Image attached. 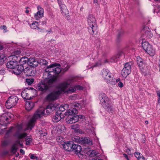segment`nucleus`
<instances>
[{
	"mask_svg": "<svg viewBox=\"0 0 160 160\" xmlns=\"http://www.w3.org/2000/svg\"><path fill=\"white\" fill-rule=\"evenodd\" d=\"M77 109L74 108L72 109H69L67 112V115H68L66 118V121L68 123H73L78 121L79 118L83 119L84 116L82 115H78Z\"/></svg>",
	"mask_w": 160,
	"mask_h": 160,
	"instance_id": "f257e3e1",
	"label": "nucleus"
},
{
	"mask_svg": "<svg viewBox=\"0 0 160 160\" xmlns=\"http://www.w3.org/2000/svg\"><path fill=\"white\" fill-rule=\"evenodd\" d=\"M87 21L89 25L88 30L89 33L92 35L96 34L98 30L95 18L92 15L90 14L88 17Z\"/></svg>",
	"mask_w": 160,
	"mask_h": 160,
	"instance_id": "f03ea898",
	"label": "nucleus"
},
{
	"mask_svg": "<svg viewBox=\"0 0 160 160\" xmlns=\"http://www.w3.org/2000/svg\"><path fill=\"white\" fill-rule=\"evenodd\" d=\"M45 109H38L30 120L28 125V128L32 129L34 126L36 120L44 116Z\"/></svg>",
	"mask_w": 160,
	"mask_h": 160,
	"instance_id": "7ed1b4c3",
	"label": "nucleus"
},
{
	"mask_svg": "<svg viewBox=\"0 0 160 160\" xmlns=\"http://www.w3.org/2000/svg\"><path fill=\"white\" fill-rule=\"evenodd\" d=\"M101 75L104 80L107 83L113 85L115 82V78L110 72L108 69H103L101 71Z\"/></svg>",
	"mask_w": 160,
	"mask_h": 160,
	"instance_id": "20e7f679",
	"label": "nucleus"
},
{
	"mask_svg": "<svg viewBox=\"0 0 160 160\" xmlns=\"http://www.w3.org/2000/svg\"><path fill=\"white\" fill-rule=\"evenodd\" d=\"M36 92V90L32 88H28L22 91L21 95L24 99L30 100L31 99L32 93Z\"/></svg>",
	"mask_w": 160,
	"mask_h": 160,
	"instance_id": "39448f33",
	"label": "nucleus"
},
{
	"mask_svg": "<svg viewBox=\"0 0 160 160\" xmlns=\"http://www.w3.org/2000/svg\"><path fill=\"white\" fill-rule=\"evenodd\" d=\"M18 98L15 96L9 97L6 102L5 106L7 109H9L15 106L18 100Z\"/></svg>",
	"mask_w": 160,
	"mask_h": 160,
	"instance_id": "423d86ee",
	"label": "nucleus"
},
{
	"mask_svg": "<svg viewBox=\"0 0 160 160\" xmlns=\"http://www.w3.org/2000/svg\"><path fill=\"white\" fill-rule=\"evenodd\" d=\"M142 46L143 49L151 56H153L155 54V51L153 48L152 46L148 42H143Z\"/></svg>",
	"mask_w": 160,
	"mask_h": 160,
	"instance_id": "0eeeda50",
	"label": "nucleus"
},
{
	"mask_svg": "<svg viewBox=\"0 0 160 160\" xmlns=\"http://www.w3.org/2000/svg\"><path fill=\"white\" fill-rule=\"evenodd\" d=\"M36 89L38 91H41L43 93L46 92L49 90L50 88L43 79L36 86Z\"/></svg>",
	"mask_w": 160,
	"mask_h": 160,
	"instance_id": "6e6552de",
	"label": "nucleus"
},
{
	"mask_svg": "<svg viewBox=\"0 0 160 160\" xmlns=\"http://www.w3.org/2000/svg\"><path fill=\"white\" fill-rule=\"evenodd\" d=\"M71 151L75 152L80 158L82 159L84 158L83 152L82 151V148L80 145L73 143Z\"/></svg>",
	"mask_w": 160,
	"mask_h": 160,
	"instance_id": "1a4fd4ad",
	"label": "nucleus"
},
{
	"mask_svg": "<svg viewBox=\"0 0 160 160\" xmlns=\"http://www.w3.org/2000/svg\"><path fill=\"white\" fill-rule=\"evenodd\" d=\"M61 94L60 91H53L47 95L46 97L47 101H52L57 99L59 95Z\"/></svg>",
	"mask_w": 160,
	"mask_h": 160,
	"instance_id": "9d476101",
	"label": "nucleus"
},
{
	"mask_svg": "<svg viewBox=\"0 0 160 160\" xmlns=\"http://www.w3.org/2000/svg\"><path fill=\"white\" fill-rule=\"evenodd\" d=\"M17 129L14 134V136L18 139H21L25 138L27 135V134L26 133H20L22 129V125L18 124L17 126Z\"/></svg>",
	"mask_w": 160,
	"mask_h": 160,
	"instance_id": "9b49d317",
	"label": "nucleus"
},
{
	"mask_svg": "<svg viewBox=\"0 0 160 160\" xmlns=\"http://www.w3.org/2000/svg\"><path fill=\"white\" fill-rule=\"evenodd\" d=\"M70 82V80H69L67 81L60 83L57 87V88L59 89L58 91H60L61 93V92H66L67 89L68 88Z\"/></svg>",
	"mask_w": 160,
	"mask_h": 160,
	"instance_id": "f8f14e48",
	"label": "nucleus"
},
{
	"mask_svg": "<svg viewBox=\"0 0 160 160\" xmlns=\"http://www.w3.org/2000/svg\"><path fill=\"white\" fill-rule=\"evenodd\" d=\"M131 72V65L129 62L126 63L124 67L121 71V74L123 77H126Z\"/></svg>",
	"mask_w": 160,
	"mask_h": 160,
	"instance_id": "ddd939ff",
	"label": "nucleus"
},
{
	"mask_svg": "<svg viewBox=\"0 0 160 160\" xmlns=\"http://www.w3.org/2000/svg\"><path fill=\"white\" fill-rule=\"evenodd\" d=\"M60 65L58 63H54L47 66L45 69V72L44 73V76L51 75L50 72H53L54 68Z\"/></svg>",
	"mask_w": 160,
	"mask_h": 160,
	"instance_id": "4468645a",
	"label": "nucleus"
},
{
	"mask_svg": "<svg viewBox=\"0 0 160 160\" xmlns=\"http://www.w3.org/2000/svg\"><path fill=\"white\" fill-rule=\"evenodd\" d=\"M14 61H10L8 62L6 64L7 67L11 69H14L18 65V62L17 56L14 55L12 56Z\"/></svg>",
	"mask_w": 160,
	"mask_h": 160,
	"instance_id": "2eb2a0df",
	"label": "nucleus"
},
{
	"mask_svg": "<svg viewBox=\"0 0 160 160\" xmlns=\"http://www.w3.org/2000/svg\"><path fill=\"white\" fill-rule=\"evenodd\" d=\"M53 76V77H51L52 75L47 76V77H45V79H44L50 88L51 87L52 84L55 82L57 80V78L54 77V75Z\"/></svg>",
	"mask_w": 160,
	"mask_h": 160,
	"instance_id": "dca6fc26",
	"label": "nucleus"
},
{
	"mask_svg": "<svg viewBox=\"0 0 160 160\" xmlns=\"http://www.w3.org/2000/svg\"><path fill=\"white\" fill-rule=\"evenodd\" d=\"M73 142L72 141L63 142L62 145L64 150L67 151H71Z\"/></svg>",
	"mask_w": 160,
	"mask_h": 160,
	"instance_id": "f3484780",
	"label": "nucleus"
},
{
	"mask_svg": "<svg viewBox=\"0 0 160 160\" xmlns=\"http://www.w3.org/2000/svg\"><path fill=\"white\" fill-rule=\"evenodd\" d=\"M38 11L34 14V17L36 20H38L42 17L43 15L44 10L43 8L39 6L37 7Z\"/></svg>",
	"mask_w": 160,
	"mask_h": 160,
	"instance_id": "a211bd4d",
	"label": "nucleus"
},
{
	"mask_svg": "<svg viewBox=\"0 0 160 160\" xmlns=\"http://www.w3.org/2000/svg\"><path fill=\"white\" fill-rule=\"evenodd\" d=\"M8 114L7 113H4L0 117V124L1 125L6 126L8 123V120L9 118L8 117Z\"/></svg>",
	"mask_w": 160,
	"mask_h": 160,
	"instance_id": "6ab92c4d",
	"label": "nucleus"
},
{
	"mask_svg": "<svg viewBox=\"0 0 160 160\" xmlns=\"http://www.w3.org/2000/svg\"><path fill=\"white\" fill-rule=\"evenodd\" d=\"M99 98L102 103V105H105L106 103L109 102V99L104 93H101L99 96Z\"/></svg>",
	"mask_w": 160,
	"mask_h": 160,
	"instance_id": "aec40b11",
	"label": "nucleus"
},
{
	"mask_svg": "<svg viewBox=\"0 0 160 160\" xmlns=\"http://www.w3.org/2000/svg\"><path fill=\"white\" fill-rule=\"evenodd\" d=\"M76 138H77V140L76 142H78L79 143L86 144H89L90 143V140H88L87 138L82 137L80 138L78 137H76Z\"/></svg>",
	"mask_w": 160,
	"mask_h": 160,
	"instance_id": "412c9836",
	"label": "nucleus"
},
{
	"mask_svg": "<svg viewBox=\"0 0 160 160\" xmlns=\"http://www.w3.org/2000/svg\"><path fill=\"white\" fill-rule=\"evenodd\" d=\"M28 64L32 67H36L38 65V62L36 59L34 58H29Z\"/></svg>",
	"mask_w": 160,
	"mask_h": 160,
	"instance_id": "4be33fe9",
	"label": "nucleus"
},
{
	"mask_svg": "<svg viewBox=\"0 0 160 160\" xmlns=\"http://www.w3.org/2000/svg\"><path fill=\"white\" fill-rule=\"evenodd\" d=\"M63 118V116L62 117L61 112H56L55 115L52 118V121L55 123L59 121L62 118Z\"/></svg>",
	"mask_w": 160,
	"mask_h": 160,
	"instance_id": "5701e85b",
	"label": "nucleus"
},
{
	"mask_svg": "<svg viewBox=\"0 0 160 160\" xmlns=\"http://www.w3.org/2000/svg\"><path fill=\"white\" fill-rule=\"evenodd\" d=\"M56 104L53 103H50L48 105L46 108V112L47 114L50 113V111H52L55 110L57 108Z\"/></svg>",
	"mask_w": 160,
	"mask_h": 160,
	"instance_id": "b1692460",
	"label": "nucleus"
},
{
	"mask_svg": "<svg viewBox=\"0 0 160 160\" xmlns=\"http://www.w3.org/2000/svg\"><path fill=\"white\" fill-rule=\"evenodd\" d=\"M17 67L16 68H14L13 70L14 73L16 75H18L22 72V71H24V67L22 65H17Z\"/></svg>",
	"mask_w": 160,
	"mask_h": 160,
	"instance_id": "393cba45",
	"label": "nucleus"
},
{
	"mask_svg": "<svg viewBox=\"0 0 160 160\" xmlns=\"http://www.w3.org/2000/svg\"><path fill=\"white\" fill-rule=\"evenodd\" d=\"M24 72L27 76H33L34 75V71L28 67H27L24 69Z\"/></svg>",
	"mask_w": 160,
	"mask_h": 160,
	"instance_id": "a878e982",
	"label": "nucleus"
},
{
	"mask_svg": "<svg viewBox=\"0 0 160 160\" xmlns=\"http://www.w3.org/2000/svg\"><path fill=\"white\" fill-rule=\"evenodd\" d=\"M123 55V52L122 51H120L118 52L116 55L113 56L112 58L111 62H117L118 60V58H119L121 57Z\"/></svg>",
	"mask_w": 160,
	"mask_h": 160,
	"instance_id": "bb28decb",
	"label": "nucleus"
},
{
	"mask_svg": "<svg viewBox=\"0 0 160 160\" xmlns=\"http://www.w3.org/2000/svg\"><path fill=\"white\" fill-rule=\"evenodd\" d=\"M59 64L60 65L58 66H62V71L63 72L67 71L69 68V67L66 61H62L60 62V63Z\"/></svg>",
	"mask_w": 160,
	"mask_h": 160,
	"instance_id": "cd10ccee",
	"label": "nucleus"
},
{
	"mask_svg": "<svg viewBox=\"0 0 160 160\" xmlns=\"http://www.w3.org/2000/svg\"><path fill=\"white\" fill-rule=\"evenodd\" d=\"M124 34V31L123 30H120L118 31L117 35V42H119L121 40Z\"/></svg>",
	"mask_w": 160,
	"mask_h": 160,
	"instance_id": "c85d7f7f",
	"label": "nucleus"
},
{
	"mask_svg": "<svg viewBox=\"0 0 160 160\" xmlns=\"http://www.w3.org/2000/svg\"><path fill=\"white\" fill-rule=\"evenodd\" d=\"M110 101L108 103H106L105 105H102L105 109L109 112H112L113 110V108L112 106L109 104Z\"/></svg>",
	"mask_w": 160,
	"mask_h": 160,
	"instance_id": "c756f323",
	"label": "nucleus"
},
{
	"mask_svg": "<svg viewBox=\"0 0 160 160\" xmlns=\"http://www.w3.org/2000/svg\"><path fill=\"white\" fill-rule=\"evenodd\" d=\"M34 103L32 102L27 101L26 102L25 108L27 111L31 110L34 106Z\"/></svg>",
	"mask_w": 160,
	"mask_h": 160,
	"instance_id": "7c9ffc66",
	"label": "nucleus"
},
{
	"mask_svg": "<svg viewBox=\"0 0 160 160\" xmlns=\"http://www.w3.org/2000/svg\"><path fill=\"white\" fill-rule=\"evenodd\" d=\"M29 58L26 57H23L21 58L19 60V63L20 65H24L27 63L28 62Z\"/></svg>",
	"mask_w": 160,
	"mask_h": 160,
	"instance_id": "2f4dec72",
	"label": "nucleus"
},
{
	"mask_svg": "<svg viewBox=\"0 0 160 160\" xmlns=\"http://www.w3.org/2000/svg\"><path fill=\"white\" fill-rule=\"evenodd\" d=\"M39 24L38 22H33L30 25L31 28L33 29H38L40 30V28L39 27Z\"/></svg>",
	"mask_w": 160,
	"mask_h": 160,
	"instance_id": "473e14b6",
	"label": "nucleus"
},
{
	"mask_svg": "<svg viewBox=\"0 0 160 160\" xmlns=\"http://www.w3.org/2000/svg\"><path fill=\"white\" fill-rule=\"evenodd\" d=\"M68 105L67 104H62L59 108V112L60 111L63 112L68 109Z\"/></svg>",
	"mask_w": 160,
	"mask_h": 160,
	"instance_id": "72a5a7b5",
	"label": "nucleus"
},
{
	"mask_svg": "<svg viewBox=\"0 0 160 160\" xmlns=\"http://www.w3.org/2000/svg\"><path fill=\"white\" fill-rule=\"evenodd\" d=\"M137 59V64L138 66L140 68H141L142 67V66L143 65L142 59L140 57H138Z\"/></svg>",
	"mask_w": 160,
	"mask_h": 160,
	"instance_id": "f704fd0d",
	"label": "nucleus"
},
{
	"mask_svg": "<svg viewBox=\"0 0 160 160\" xmlns=\"http://www.w3.org/2000/svg\"><path fill=\"white\" fill-rule=\"evenodd\" d=\"M61 13L65 12V11L66 10V8L65 5L62 3L59 4Z\"/></svg>",
	"mask_w": 160,
	"mask_h": 160,
	"instance_id": "c9c22d12",
	"label": "nucleus"
},
{
	"mask_svg": "<svg viewBox=\"0 0 160 160\" xmlns=\"http://www.w3.org/2000/svg\"><path fill=\"white\" fill-rule=\"evenodd\" d=\"M61 71L62 70L60 68L55 67L54 68L53 73L55 75H58Z\"/></svg>",
	"mask_w": 160,
	"mask_h": 160,
	"instance_id": "e433bc0d",
	"label": "nucleus"
},
{
	"mask_svg": "<svg viewBox=\"0 0 160 160\" xmlns=\"http://www.w3.org/2000/svg\"><path fill=\"white\" fill-rule=\"evenodd\" d=\"M26 137L25 141L26 142V144L27 145H29L32 141V138H30L29 136H26Z\"/></svg>",
	"mask_w": 160,
	"mask_h": 160,
	"instance_id": "4c0bfd02",
	"label": "nucleus"
},
{
	"mask_svg": "<svg viewBox=\"0 0 160 160\" xmlns=\"http://www.w3.org/2000/svg\"><path fill=\"white\" fill-rule=\"evenodd\" d=\"M34 81V79L32 78H27L26 80V83L29 85L32 84L33 83Z\"/></svg>",
	"mask_w": 160,
	"mask_h": 160,
	"instance_id": "58836bf2",
	"label": "nucleus"
},
{
	"mask_svg": "<svg viewBox=\"0 0 160 160\" xmlns=\"http://www.w3.org/2000/svg\"><path fill=\"white\" fill-rule=\"evenodd\" d=\"M76 91L74 86L73 87H70L69 89H67L66 92L68 93L73 92Z\"/></svg>",
	"mask_w": 160,
	"mask_h": 160,
	"instance_id": "ea45409f",
	"label": "nucleus"
},
{
	"mask_svg": "<svg viewBox=\"0 0 160 160\" xmlns=\"http://www.w3.org/2000/svg\"><path fill=\"white\" fill-rule=\"evenodd\" d=\"M145 35L148 38H150L152 37V35L150 31H146L145 32Z\"/></svg>",
	"mask_w": 160,
	"mask_h": 160,
	"instance_id": "a19ab883",
	"label": "nucleus"
},
{
	"mask_svg": "<svg viewBox=\"0 0 160 160\" xmlns=\"http://www.w3.org/2000/svg\"><path fill=\"white\" fill-rule=\"evenodd\" d=\"M5 57L4 54L0 53V64H1L3 63Z\"/></svg>",
	"mask_w": 160,
	"mask_h": 160,
	"instance_id": "79ce46f5",
	"label": "nucleus"
},
{
	"mask_svg": "<svg viewBox=\"0 0 160 160\" xmlns=\"http://www.w3.org/2000/svg\"><path fill=\"white\" fill-rule=\"evenodd\" d=\"M134 154L135 157L137 158L138 160V159H139L140 158H142L143 156L140 153L138 152H135Z\"/></svg>",
	"mask_w": 160,
	"mask_h": 160,
	"instance_id": "37998d69",
	"label": "nucleus"
},
{
	"mask_svg": "<svg viewBox=\"0 0 160 160\" xmlns=\"http://www.w3.org/2000/svg\"><path fill=\"white\" fill-rule=\"evenodd\" d=\"M95 151L93 150L92 151L90 150L88 152V154H89V156L91 157L93 156L94 155H96V154H94Z\"/></svg>",
	"mask_w": 160,
	"mask_h": 160,
	"instance_id": "c03bdc74",
	"label": "nucleus"
},
{
	"mask_svg": "<svg viewBox=\"0 0 160 160\" xmlns=\"http://www.w3.org/2000/svg\"><path fill=\"white\" fill-rule=\"evenodd\" d=\"M76 91L78 90H82L83 89V87L79 85H77L74 86Z\"/></svg>",
	"mask_w": 160,
	"mask_h": 160,
	"instance_id": "a18cd8bd",
	"label": "nucleus"
},
{
	"mask_svg": "<svg viewBox=\"0 0 160 160\" xmlns=\"http://www.w3.org/2000/svg\"><path fill=\"white\" fill-rule=\"evenodd\" d=\"M41 62L42 63V64L45 65H48V61L44 59H42L41 60Z\"/></svg>",
	"mask_w": 160,
	"mask_h": 160,
	"instance_id": "49530a36",
	"label": "nucleus"
},
{
	"mask_svg": "<svg viewBox=\"0 0 160 160\" xmlns=\"http://www.w3.org/2000/svg\"><path fill=\"white\" fill-rule=\"evenodd\" d=\"M17 150V149L16 147L13 145V146L11 148V152L14 153H16Z\"/></svg>",
	"mask_w": 160,
	"mask_h": 160,
	"instance_id": "de8ad7c7",
	"label": "nucleus"
},
{
	"mask_svg": "<svg viewBox=\"0 0 160 160\" xmlns=\"http://www.w3.org/2000/svg\"><path fill=\"white\" fill-rule=\"evenodd\" d=\"M63 138L62 136H58L57 138V141L59 142H62L63 140Z\"/></svg>",
	"mask_w": 160,
	"mask_h": 160,
	"instance_id": "09e8293b",
	"label": "nucleus"
},
{
	"mask_svg": "<svg viewBox=\"0 0 160 160\" xmlns=\"http://www.w3.org/2000/svg\"><path fill=\"white\" fill-rule=\"evenodd\" d=\"M8 144V142L6 140H4L3 141L2 143V146H6Z\"/></svg>",
	"mask_w": 160,
	"mask_h": 160,
	"instance_id": "8fccbe9b",
	"label": "nucleus"
},
{
	"mask_svg": "<svg viewBox=\"0 0 160 160\" xmlns=\"http://www.w3.org/2000/svg\"><path fill=\"white\" fill-rule=\"evenodd\" d=\"M101 64V61H98V62L96 63L94 65L93 67H97L100 65Z\"/></svg>",
	"mask_w": 160,
	"mask_h": 160,
	"instance_id": "3c124183",
	"label": "nucleus"
},
{
	"mask_svg": "<svg viewBox=\"0 0 160 160\" xmlns=\"http://www.w3.org/2000/svg\"><path fill=\"white\" fill-rule=\"evenodd\" d=\"M123 156L127 160H130V157H129L125 153H123Z\"/></svg>",
	"mask_w": 160,
	"mask_h": 160,
	"instance_id": "603ef678",
	"label": "nucleus"
},
{
	"mask_svg": "<svg viewBox=\"0 0 160 160\" xmlns=\"http://www.w3.org/2000/svg\"><path fill=\"white\" fill-rule=\"evenodd\" d=\"M13 128V127H11L6 132V135H8L9 133L12 132V130Z\"/></svg>",
	"mask_w": 160,
	"mask_h": 160,
	"instance_id": "864d4df0",
	"label": "nucleus"
},
{
	"mask_svg": "<svg viewBox=\"0 0 160 160\" xmlns=\"http://www.w3.org/2000/svg\"><path fill=\"white\" fill-rule=\"evenodd\" d=\"M1 27L2 29H3L4 30V32H7V27L6 26H1Z\"/></svg>",
	"mask_w": 160,
	"mask_h": 160,
	"instance_id": "5fc2aeb1",
	"label": "nucleus"
},
{
	"mask_svg": "<svg viewBox=\"0 0 160 160\" xmlns=\"http://www.w3.org/2000/svg\"><path fill=\"white\" fill-rule=\"evenodd\" d=\"M21 52L20 51V50H17L16 51H14V53L15 54H16V55H18L19 54H20L21 53Z\"/></svg>",
	"mask_w": 160,
	"mask_h": 160,
	"instance_id": "6e6d98bb",
	"label": "nucleus"
},
{
	"mask_svg": "<svg viewBox=\"0 0 160 160\" xmlns=\"http://www.w3.org/2000/svg\"><path fill=\"white\" fill-rule=\"evenodd\" d=\"M7 114H8V117H9V118H13L14 117L13 115L10 113H7Z\"/></svg>",
	"mask_w": 160,
	"mask_h": 160,
	"instance_id": "4d7b16f0",
	"label": "nucleus"
},
{
	"mask_svg": "<svg viewBox=\"0 0 160 160\" xmlns=\"http://www.w3.org/2000/svg\"><path fill=\"white\" fill-rule=\"evenodd\" d=\"M118 85L120 88H122L123 86V84L122 82H120L118 83Z\"/></svg>",
	"mask_w": 160,
	"mask_h": 160,
	"instance_id": "13d9d810",
	"label": "nucleus"
},
{
	"mask_svg": "<svg viewBox=\"0 0 160 160\" xmlns=\"http://www.w3.org/2000/svg\"><path fill=\"white\" fill-rule=\"evenodd\" d=\"M39 22H40L42 24V25H46V23H47V22H46V20H44L43 21H39Z\"/></svg>",
	"mask_w": 160,
	"mask_h": 160,
	"instance_id": "bf43d9fd",
	"label": "nucleus"
},
{
	"mask_svg": "<svg viewBox=\"0 0 160 160\" xmlns=\"http://www.w3.org/2000/svg\"><path fill=\"white\" fill-rule=\"evenodd\" d=\"M29 155H30V158L31 159H34L35 156L34 154H30Z\"/></svg>",
	"mask_w": 160,
	"mask_h": 160,
	"instance_id": "052dcab7",
	"label": "nucleus"
},
{
	"mask_svg": "<svg viewBox=\"0 0 160 160\" xmlns=\"http://www.w3.org/2000/svg\"><path fill=\"white\" fill-rule=\"evenodd\" d=\"M156 92L157 94V95L158 97V99H160V92L159 90L157 91H156Z\"/></svg>",
	"mask_w": 160,
	"mask_h": 160,
	"instance_id": "680f3d73",
	"label": "nucleus"
},
{
	"mask_svg": "<svg viewBox=\"0 0 160 160\" xmlns=\"http://www.w3.org/2000/svg\"><path fill=\"white\" fill-rule=\"evenodd\" d=\"M9 152L8 151L6 150L2 152V154L3 155H5L8 154V153Z\"/></svg>",
	"mask_w": 160,
	"mask_h": 160,
	"instance_id": "e2e57ef3",
	"label": "nucleus"
},
{
	"mask_svg": "<svg viewBox=\"0 0 160 160\" xmlns=\"http://www.w3.org/2000/svg\"><path fill=\"white\" fill-rule=\"evenodd\" d=\"M6 131V129L4 128L3 129H2L1 130V131L0 132V134H2L4 132H5Z\"/></svg>",
	"mask_w": 160,
	"mask_h": 160,
	"instance_id": "0e129e2a",
	"label": "nucleus"
},
{
	"mask_svg": "<svg viewBox=\"0 0 160 160\" xmlns=\"http://www.w3.org/2000/svg\"><path fill=\"white\" fill-rule=\"evenodd\" d=\"M120 78H118L117 79H116L115 78V83L113 85H115L117 83V82H120Z\"/></svg>",
	"mask_w": 160,
	"mask_h": 160,
	"instance_id": "69168bd1",
	"label": "nucleus"
},
{
	"mask_svg": "<svg viewBox=\"0 0 160 160\" xmlns=\"http://www.w3.org/2000/svg\"><path fill=\"white\" fill-rule=\"evenodd\" d=\"M98 0H93V3L96 5H97L98 4Z\"/></svg>",
	"mask_w": 160,
	"mask_h": 160,
	"instance_id": "338daca9",
	"label": "nucleus"
},
{
	"mask_svg": "<svg viewBox=\"0 0 160 160\" xmlns=\"http://www.w3.org/2000/svg\"><path fill=\"white\" fill-rule=\"evenodd\" d=\"M20 152L22 154H24L25 153L24 151L22 149H20Z\"/></svg>",
	"mask_w": 160,
	"mask_h": 160,
	"instance_id": "774afa93",
	"label": "nucleus"
}]
</instances>
